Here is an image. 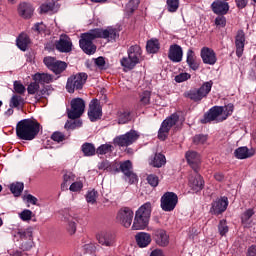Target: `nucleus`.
I'll use <instances>...</instances> for the list:
<instances>
[{
	"label": "nucleus",
	"mask_w": 256,
	"mask_h": 256,
	"mask_svg": "<svg viewBox=\"0 0 256 256\" xmlns=\"http://www.w3.org/2000/svg\"><path fill=\"white\" fill-rule=\"evenodd\" d=\"M95 39H105L108 43H113V41L119 39V31L117 28L109 26L106 29L95 28L82 33L80 35L79 46L86 55H93L97 51V46L93 44Z\"/></svg>",
	"instance_id": "obj_1"
},
{
	"label": "nucleus",
	"mask_w": 256,
	"mask_h": 256,
	"mask_svg": "<svg viewBox=\"0 0 256 256\" xmlns=\"http://www.w3.org/2000/svg\"><path fill=\"white\" fill-rule=\"evenodd\" d=\"M41 124L33 119L20 120L16 125V135L22 141H33L39 135Z\"/></svg>",
	"instance_id": "obj_2"
},
{
	"label": "nucleus",
	"mask_w": 256,
	"mask_h": 256,
	"mask_svg": "<svg viewBox=\"0 0 256 256\" xmlns=\"http://www.w3.org/2000/svg\"><path fill=\"white\" fill-rule=\"evenodd\" d=\"M213 88V82L212 80L208 82H204L200 88L190 90L187 93V97L191 99L192 101L199 102L202 99H205L211 93V89Z\"/></svg>",
	"instance_id": "obj_3"
},
{
	"label": "nucleus",
	"mask_w": 256,
	"mask_h": 256,
	"mask_svg": "<svg viewBox=\"0 0 256 256\" xmlns=\"http://www.w3.org/2000/svg\"><path fill=\"white\" fill-rule=\"evenodd\" d=\"M177 123H179V115L177 114H172L170 117L166 118L158 131V139H160V141H165V139L169 137V131H171Z\"/></svg>",
	"instance_id": "obj_4"
},
{
	"label": "nucleus",
	"mask_w": 256,
	"mask_h": 256,
	"mask_svg": "<svg viewBox=\"0 0 256 256\" xmlns=\"http://www.w3.org/2000/svg\"><path fill=\"white\" fill-rule=\"evenodd\" d=\"M87 77V73L83 72L70 76L66 84L68 93H75V89H83V85L87 82Z\"/></svg>",
	"instance_id": "obj_5"
},
{
	"label": "nucleus",
	"mask_w": 256,
	"mask_h": 256,
	"mask_svg": "<svg viewBox=\"0 0 256 256\" xmlns=\"http://www.w3.org/2000/svg\"><path fill=\"white\" fill-rule=\"evenodd\" d=\"M133 217H135V213L131 208L122 207L116 215V221L122 225V227L129 229L131 223H133Z\"/></svg>",
	"instance_id": "obj_6"
},
{
	"label": "nucleus",
	"mask_w": 256,
	"mask_h": 256,
	"mask_svg": "<svg viewBox=\"0 0 256 256\" xmlns=\"http://www.w3.org/2000/svg\"><path fill=\"white\" fill-rule=\"evenodd\" d=\"M139 139V132L135 130H130L124 135H120L114 138V144L118 147H129L133 145Z\"/></svg>",
	"instance_id": "obj_7"
},
{
	"label": "nucleus",
	"mask_w": 256,
	"mask_h": 256,
	"mask_svg": "<svg viewBox=\"0 0 256 256\" xmlns=\"http://www.w3.org/2000/svg\"><path fill=\"white\" fill-rule=\"evenodd\" d=\"M69 119H79L85 113V101L81 98L71 100V109L67 111Z\"/></svg>",
	"instance_id": "obj_8"
},
{
	"label": "nucleus",
	"mask_w": 256,
	"mask_h": 256,
	"mask_svg": "<svg viewBox=\"0 0 256 256\" xmlns=\"http://www.w3.org/2000/svg\"><path fill=\"white\" fill-rule=\"evenodd\" d=\"M179 197L174 192H166L161 197V208L163 211H173L177 207Z\"/></svg>",
	"instance_id": "obj_9"
},
{
	"label": "nucleus",
	"mask_w": 256,
	"mask_h": 256,
	"mask_svg": "<svg viewBox=\"0 0 256 256\" xmlns=\"http://www.w3.org/2000/svg\"><path fill=\"white\" fill-rule=\"evenodd\" d=\"M227 207H229V198L223 196L212 202L210 212L212 215H221V213L227 211Z\"/></svg>",
	"instance_id": "obj_10"
},
{
	"label": "nucleus",
	"mask_w": 256,
	"mask_h": 256,
	"mask_svg": "<svg viewBox=\"0 0 256 256\" xmlns=\"http://www.w3.org/2000/svg\"><path fill=\"white\" fill-rule=\"evenodd\" d=\"M221 115H223V106H214L207 113L204 114L201 123H211V121H221ZM220 117V118H219Z\"/></svg>",
	"instance_id": "obj_11"
},
{
	"label": "nucleus",
	"mask_w": 256,
	"mask_h": 256,
	"mask_svg": "<svg viewBox=\"0 0 256 256\" xmlns=\"http://www.w3.org/2000/svg\"><path fill=\"white\" fill-rule=\"evenodd\" d=\"M55 47L60 53H71L73 51V42L67 35H61L59 40L55 42Z\"/></svg>",
	"instance_id": "obj_12"
},
{
	"label": "nucleus",
	"mask_w": 256,
	"mask_h": 256,
	"mask_svg": "<svg viewBox=\"0 0 256 256\" xmlns=\"http://www.w3.org/2000/svg\"><path fill=\"white\" fill-rule=\"evenodd\" d=\"M120 170L124 173L125 177H127L130 185L137 183V174L133 172V163H131V160L120 163Z\"/></svg>",
	"instance_id": "obj_13"
},
{
	"label": "nucleus",
	"mask_w": 256,
	"mask_h": 256,
	"mask_svg": "<svg viewBox=\"0 0 256 256\" xmlns=\"http://www.w3.org/2000/svg\"><path fill=\"white\" fill-rule=\"evenodd\" d=\"M102 115H103V112L101 110V104H99V100L93 99L90 102L89 111H88V117L90 121L95 122L98 119H101Z\"/></svg>",
	"instance_id": "obj_14"
},
{
	"label": "nucleus",
	"mask_w": 256,
	"mask_h": 256,
	"mask_svg": "<svg viewBox=\"0 0 256 256\" xmlns=\"http://www.w3.org/2000/svg\"><path fill=\"white\" fill-rule=\"evenodd\" d=\"M187 163L197 173L199 171V165H201V155L196 151L189 150L185 153Z\"/></svg>",
	"instance_id": "obj_15"
},
{
	"label": "nucleus",
	"mask_w": 256,
	"mask_h": 256,
	"mask_svg": "<svg viewBox=\"0 0 256 256\" xmlns=\"http://www.w3.org/2000/svg\"><path fill=\"white\" fill-rule=\"evenodd\" d=\"M201 59L205 65H215L217 63V55L211 48L204 47L201 49Z\"/></svg>",
	"instance_id": "obj_16"
},
{
	"label": "nucleus",
	"mask_w": 256,
	"mask_h": 256,
	"mask_svg": "<svg viewBox=\"0 0 256 256\" xmlns=\"http://www.w3.org/2000/svg\"><path fill=\"white\" fill-rule=\"evenodd\" d=\"M168 59L173 61V63H181L183 61V48L177 44L171 45L168 52Z\"/></svg>",
	"instance_id": "obj_17"
},
{
	"label": "nucleus",
	"mask_w": 256,
	"mask_h": 256,
	"mask_svg": "<svg viewBox=\"0 0 256 256\" xmlns=\"http://www.w3.org/2000/svg\"><path fill=\"white\" fill-rule=\"evenodd\" d=\"M97 241L104 247H113L115 245V236L108 232H100L97 234Z\"/></svg>",
	"instance_id": "obj_18"
},
{
	"label": "nucleus",
	"mask_w": 256,
	"mask_h": 256,
	"mask_svg": "<svg viewBox=\"0 0 256 256\" xmlns=\"http://www.w3.org/2000/svg\"><path fill=\"white\" fill-rule=\"evenodd\" d=\"M211 9L215 15H227L229 13V3L225 0H216L211 4Z\"/></svg>",
	"instance_id": "obj_19"
},
{
	"label": "nucleus",
	"mask_w": 256,
	"mask_h": 256,
	"mask_svg": "<svg viewBox=\"0 0 256 256\" xmlns=\"http://www.w3.org/2000/svg\"><path fill=\"white\" fill-rule=\"evenodd\" d=\"M235 47L237 57H243V51H245V32H243V30L237 32Z\"/></svg>",
	"instance_id": "obj_20"
},
{
	"label": "nucleus",
	"mask_w": 256,
	"mask_h": 256,
	"mask_svg": "<svg viewBox=\"0 0 256 256\" xmlns=\"http://www.w3.org/2000/svg\"><path fill=\"white\" fill-rule=\"evenodd\" d=\"M34 11L35 9L33 8V6L26 2H22L18 6V14L23 19H31V17H33Z\"/></svg>",
	"instance_id": "obj_21"
},
{
	"label": "nucleus",
	"mask_w": 256,
	"mask_h": 256,
	"mask_svg": "<svg viewBox=\"0 0 256 256\" xmlns=\"http://www.w3.org/2000/svg\"><path fill=\"white\" fill-rule=\"evenodd\" d=\"M147 225H149V218H145V216H141L135 213L132 230L141 231L143 229H147Z\"/></svg>",
	"instance_id": "obj_22"
},
{
	"label": "nucleus",
	"mask_w": 256,
	"mask_h": 256,
	"mask_svg": "<svg viewBox=\"0 0 256 256\" xmlns=\"http://www.w3.org/2000/svg\"><path fill=\"white\" fill-rule=\"evenodd\" d=\"M135 239L138 247H140L141 249L148 247V245H151V241H152L151 234L147 232L137 233L135 236Z\"/></svg>",
	"instance_id": "obj_23"
},
{
	"label": "nucleus",
	"mask_w": 256,
	"mask_h": 256,
	"mask_svg": "<svg viewBox=\"0 0 256 256\" xmlns=\"http://www.w3.org/2000/svg\"><path fill=\"white\" fill-rule=\"evenodd\" d=\"M155 241L160 247H167L169 245V235L163 229H158L155 231Z\"/></svg>",
	"instance_id": "obj_24"
},
{
	"label": "nucleus",
	"mask_w": 256,
	"mask_h": 256,
	"mask_svg": "<svg viewBox=\"0 0 256 256\" xmlns=\"http://www.w3.org/2000/svg\"><path fill=\"white\" fill-rule=\"evenodd\" d=\"M33 80L38 85H49V83H53V75L49 73H36L33 75Z\"/></svg>",
	"instance_id": "obj_25"
},
{
	"label": "nucleus",
	"mask_w": 256,
	"mask_h": 256,
	"mask_svg": "<svg viewBox=\"0 0 256 256\" xmlns=\"http://www.w3.org/2000/svg\"><path fill=\"white\" fill-rule=\"evenodd\" d=\"M128 56L131 57V59H134L137 63H141L143 50L141 49V46L139 45H132L127 50Z\"/></svg>",
	"instance_id": "obj_26"
},
{
	"label": "nucleus",
	"mask_w": 256,
	"mask_h": 256,
	"mask_svg": "<svg viewBox=\"0 0 256 256\" xmlns=\"http://www.w3.org/2000/svg\"><path fill=\"white\" fill-rule=\"evenodd\" d=\"M186 63L192 71H197V69H199L200 63L197 60V56H195V52L191 49L187 51Z\"/></svg>",
	"instance_id": "obj_27"
},
{
	"label": "nucleus",
	"mask_w": 256,
	"mask_h": 256,
	"mask_svg": "<svg viewBox=\"0 0 256 256\" xmlns=\"http://www.w3.org/2000/svg\"><path fill=\"white\" fill-rule=\"evenodd\" d=\"M234 155L236 159H249L255 155V151L249 150L247 147H239L235 150Z\"/></svg>",
	"instance_id": "obj_28"
},
{
	"label": "nucleus",
	"mask_w": 256,
	"mask_h": 256,
	"mask_svg": "<svg viewBox=\"0 0 256 256\" xmlns=\"http://www.w3.org/2000/svg\"><path fill=\"white\" fill-rule=\"evenodd\" d=\"M189 185L193 191H201L205 185V181H203V177L198 174L195 177H190Z\"/></svg>",
	"instance_id": "obj_29"
},
{
	"label": "nucleus",
	"mask_w": 256,
	"mask_h": 256,
	"mask_svg": "<svg viewBox=\"0 0 256 256\" xmlns=\"http://www.w3.org/2000/svg\"><path fill=\"white\" fill-rule=\"evenodd\" d=\"M30 43L31 39L29 38V35L25 33H21L16 39V45L21 51H27V47H29Z\"/></svg>",
	"instance_id": "obj_30"
},
{
	"label": "nucleus",
	"mask_w": 256,
	"mask_h": 256,
	"mask_svg": "<svg viewBox=\"0 0 256 256\" xmlns=\"http://www.w3.org/2000/svg\"><path fill=\"white\" fill-rule=\"evenodd\" d=\"M151 211V202H146L136 211V215H140V217H145L146 219H151Z\"/></svg>",
	"instance_id": "obj_31"
},
{
	"label": "nucleus",
	"mask_w": 256,
	"mask_h": 256,
	"mask_svg": "<svg viewBox=\"0 0 256 256\" xmlns=\"http://www.w3.org/2000/svg\"><path fill=\"white\" fill-rule=\"evenodd\" d=\"M118 125H125L131 121V112L129 110H119L117 112Z\"/></svg>",
	"instance_id": "obj_32"
},
{
	"label": "nucleus",
	"mask_w": 256,
	"mask_h": 256,
	"mask_svg": "<svg viewBox=\"0 0 256 256\" xmlns=\"http://www.w3.org/2000/svg\"><path fill=\"white\" fill-rule=\"evenodd\" d=\"M66 221V230L69 235H75L77 233V219L69 216L65 218Z\"/></svg>",
	"instance_id": "obj_33"
},
{
	"label": "nucleus",
	"mask_w": 256,
	"mask_h": 256,
	"mask_svg": "<svg viewBox=\"0 0 256 256\" xmlns=\"http://www.w3.org/2000/svg\"><path fill=\"white\" fill-rule=\"evenodd\" d=\"M139 62L137 60H134L130 56L123 57L120 60V64L124 67V69H127L128 71H131V69H135L136 65H138Z\"/></svg>",
	"instance_id": "obj_34"
},
{
	"label": "nucleus",
	"mask_w": 256,
	"mask_h": 256,
	"mask_svg": "<svg viewBox=\"0 0 256 256\" xmlns=\"http://www.w3.org/2000/svg\"><path fill=\"white\" fill-rule=\"evenodd\" d=\"M81 151L84 154V157H93V155L97 153L95 145L89 142H86L81 146Z\"/></svg>",
	"instance_id": "obj_35"
},
{
	"label": "nucleus",
	"mask_w": 256,
	"mask_h": 256,
	"mask_svg": "<svg viewBox=\"0 0 256 256\" xmlns=\"http://www.w3.org/2000/svg\"><path fill=\"white\" fill-rule=\"evenodd\" d=\"M160 48H161V44H159V40L151 39L147 41L146 51L148 53H157V51H159Z\"/></svg>",
	"instance_id": "obj_36"
},
{
	"label": "nucleus",
	"mask_w": 256,
	"mask_h": 256,
	"mask_svg": "<svg viewBox=\"0 0 256 256\" xmlns=\"http://www.w3.org/2000/svg\"><path fill=\"white\" fill-rule=\"evenodd\" d=\"M23 189H25L23 182H16L10 185V191L14 194V197H20L21 193H23Z\"/></svg>",
	"instance_id": "obj_37"
},
{
	"label": "nucleus",
	"mask_w": 256,
	"mask_h": 256,
	"mask_svg": "<svg viewBox=\"0 0 256 256\" xmlns=\"http://www.w3.org/2000/svg\"><path fill=\"white\" fill-rule=\"evenodd\" d=\"M223 111H222V117L219 119V121H225L227 117H231L233 115V111H235V105L232 103H229L228 105L222 106Z\"/></svg>",
	"instance_id": "obj_38"
},
{
	"label": "nucleus",
	"mask_w": 256,
	"mask_h": 256,
	"mask_svg": "<svg viewBox=\"0 0 256 256\" xmlns=\"http://www.w3.org/2000/svg\"><path fill=\"white\" fill-rule=\"evenodd\" d=\"M165 163H166L165 155L156 154L153 160L151 161L150 165H152L153 167L159 168V167H163Z\"/></svg>",
	"instance_id": "obj_39"
},
{
	"label": "nucleus",
	"mask_w": 256,
	"mask_h": 256,
	"mask_svg": "<svg viewBox=\"0 0 256 256\" xmlns=\"http://www.w3.org/2000/svg\"><path fill=\"white\" fill-rule=\"evenodd\" d=\"M67 69V63L57 60L54 64V67H52V72L55 73V75H61L63 71Z\"/></svg>",
	"instance_id": "obj_40"
},
{
	"label": "nucleus",
	"mask_w": 256,
	"mask_h": 256,
	"mask_svg": "<svg viewBox=\"0 0 256 256\" xmlns=\"http://www.w3.org/2000/svg\"><path fill=\"white\" fill-rule=\"evenodd\" d=\"M75 181V176L72 173H66L63 176V182L61 184L62 191H67L69 184Z\"/></svg>",
	"instance_id": "obj_41"
},
{
	"label": "nucleus",
	"mask_w": 256,
	"mask_h": 256,
	"mask_svg": "<svg viewBox=\"0 0 256 256\" xmlns=\"http://www.w3.org/2000/svg\"><path fill=\"white\" fill-rule=\"evenodd\" d=\"M253 215H255V212L253 211V209H248L246 210L243 214H242V223L243 225H251L252 223V219L251 217H253Z\"/></svg>",
	"instance_id": "obj_42"
},
{
	"label": "nucleus",
	"mask_w": 256,
	"mask_h": 256,
	"mask_svg": "<svg viewBox=\"0 0 256 256\" xmlns=\"http://www.w3.org/2000/svg\"><path fill=\"white\" fill-rule=\"evenodd\" d=\"M25 105V99L19 95H13L10 99V107L17 108Z\"/></svg>",
	"instance_id": "obj_43"
},
{
	"label": "nucleus",
	"mask_w": 256,
	"mask_h": 256,
	"mask_svg": "<svg viewBox=\"0 0 256 256\" xmlns=\"http://www.w3.org/2000/svg\"><path fill=\"white\" fill-rule=\"evenodd\" d=\"M139 7V0H130L126 5L127 15H133Z\"/></svg>",
	"instance_id": "obj_44"
},
{
	"label": "nucleus",
	"mask_w": 256,
	"mask_h": 256,
	"mask_svg": "<svg viewBox=\"0 0 256 256\" xmlns=\"http://www.w3.org/2000/svg\"><path fill=\"white\" fill-rule=\"evenodd\" d=\"M209 137L205 134H197L192 138V143L194 145H205Z\"/></svg>",
	"instance_id": "obj_45"
},
{
	"label": "nucleus",
	"mask_w": 256,
	"mask_h": 256,
	"mask_svg": "<svg viewBox=\"0 0 256 256\" xmlns=\"http://www.w3.org/2000/svg\"><path fill=\"white\" fill-rule=\"evenodd\" d=\"M140 104L141 105H151V91H144L140 94Z\"/></svg>",
	"instance_id": "obj_46"
},
{
	"label": "nucleus",
	"mask_w": 256,
	"mask_h": 256,
	"mask_svg": "<svg viewBox=\"0 0 256 256\" xmlns=\"http://www.w3.org/2000/svg\"><path fill=\"white\" fill-rule=\"evenodd\" d=\"M97 197H99V193L95 191V189L88 191L86 194V201L87 203H91L94 205V203H97Z\"/></svg>",
	"instance_id": "obj_47"
},
{
	"label": "nucleus",
	"mask_w": 256,
	"mask_h": 256,
	"mask_svg": "<svg viewBox=\"0 0 256 256\" xmlns=\"http://www.w3.org/2000/svg\"><path fill=\"white\" fill-rule=\"evenodd\" d=\"M169 13H175L179 9V0H166Z\"/></svg>",
	"instance_id": "obj_48"
},
{
	"label": "nucleus",
	"mask_w": 256,
	"mask_h": 256,
	"mask_svg": "<svg viewBox=\"0 0 256 256\" xmlns=\"http://www.w3.org/2000/svg\"><path fill=\"white\" fill-rule=\"evenodd\" d=\"M17 235L20 239H31V237H33V231L31 228H27L25 230L20 229L17 231Z\"/></svg>",
	"instance_id": "obj_49"
},
{
	"label": "nucleus",
	"mask_w": 256,
	"mask_h": 256,
	"mask_svg": "<svg viewBox=\"0 0 256 256\" xmlns=\"http://www.w3.org/2000/svg\"><path fill=\"white\" fill-rule=\"evenodd\" d=\"M218 231L221 237H224V235H227V233H229V226H227L226 220H220L218 225Z\"/></svg>",
	"instance_id": "obj_50"
},
{
	"label": "nucleus",
	"mask_w": 256,
	"mask_h": 256,
	"mask_svg": "<svg viewBox=\"0 0 256 256\" xmlns=\"http://www.w3.org/2000/svg\"><path fill=\"white\" fill-rule=\"evenodd\" d=\"M43 63L46 65L47 69L51 71L57 63V59L55 57L47 56L43 59Z\"/></svg>",
	"instance_id": "obj_51"
},
{
	"label": "nucleus",
	"mask_w": 256,
	"mask_h": 256,
	"mask_svg": "<svg viewBox=\"0 0 256 256\" xmlns=\"http://www.w3.org/2000/svg\"><path fill=\"white\" fill-rule=\"evenodd\" d=\"M112 147L110 144H103L97 148L96 153L98 155H107V153H110Z\"/></svg>",
	"instance_id": "obj_52"
},
{
	"label": "nucleus",
	"mask_w": 256,
	"mask_h": 256,
	"mask_svg": "<svg viewBox=\"0 0 256 256\" xmlns=\"http://www.w3.org/2000/svg\"><path fill=\"white\" fill-rule=\"evenodd\" d=\"M55 9V2H47L40 6V13H49Z\"/></svg>",
	"instance_id": "obj_53"
},
{
	"label": "nucleus",
	"mask_w": 256,
	"mask_h": 256,
	"mask_svg": "<svg viewBox=\"0 0 256 256\" xmlns=\"http://www.w3.org/2000/svg\"><path fill=\"white\" fill-rule=\"evenodd\" d=\"M19 217L22 221H31V219H33V212L29 209H25L19 214Z\"/></svg>",
	"instance_id": "obj_54"
},
{
	"label": "nucleus",
	"mask_w": 256,
	"mask_h": 256,
	"mask_svg": "<svg viewBox=\"0 0 256 256\" xmlns=\"http://www.w3.org/2000/svg\"><path fill=\"white\" fill-rule=\"evenodd\" d=\"M147 183L151 187H157V185H159V177H157L155 174H150L147 176Z\"/></svg>",
	"instance_id": "obj_55"
},
{
	"label": "nucleus",
	"mask_w": 256,
	"mask_h": 256,
	"mask_svg": "<svg viewBox=\"0 0 256 256\" xmlns=\"http://www.w3.org/2000/svg\"><path fill=\"white\" fill-rule=\"evenodd\" d=\"M188 79H191V74L189 73H180L177 76H175L176 83H183L184 81H188Z\"/></svg>",
	"instance_id": "obj_56"
},
{
	"label": "nucleus",
	"mask_w": 256,
	"mask_h": 256,
	"mask_svg": "<svg viewBox=\"0 0 256 256\" xmlns=\"http://www.w3.org/2000/svg\"><path fill=\"white\" fill-rule=\"evenodd\" d=\"M51 139L53 141H56V143H61V142L65 141L66 137H65V134H63L61 132H54L51 136Z\"/></svg>",
	"instance_id": "obj_57"
},
{
	"label": "nucleus",
	"mask_w": 256,
	"mask_h": 256,
	"mask_svg": "<svg viewBox=\"0 0 256 256\" xmlns=\"http://www.w3.org/2000/svg\"><path fill=\"white\" fill-rule=\"evenodd\" d=\"M27 91L29 95H35V93L39 91V84L36 81L30 83V85L27 87Z\"/></svg>",
	"instance_id": "obj_58"
},
{
	"label": "nucleus",
	"mask_w": 256,
	"mask_h": 256,
	"mask_svg": "<svg viewBox=\"0 0 256 256\" xmlns=\"http://www.w3.org/2000/svg\"><path fill=\"white\" fill-rule=\"evenodd\" d=\"M215 25L216 27H225V25H227V18L223 15L217 16L215 19Z\"/></svg>",
	"instance_id": "obj_59"
},
{
	"label": "nucleus",
	"mask_w": 256,
	"mask_h": 256,
	"mask_svg": "<svg viewBox=\"0 0 256 256\" xmlns=\"http://www.w3.org/2000/svg\"><path fill=\"white\" fill-rule=\"evenodd\" d=\"M70 191L77 193V191H81L83 189V182L77 181L70 185Z\"/></svg>",
	"instance_id": "obj_60"
},
{
	"label": "nucleus",
	"mask_w": 256,
	"mask_h": 256,
	"mask_svg": "<svg viewBox=\"0 0 256 256\" xmlns=\"http://www.w3.org/2000/svg\"><path fill=\"white\" fill-rule=\"evenodd\" d=\"M14 90L19 95H23V93H25V86L23 84H21V82L15 81L14 82Z\"/></svg>",
	"instance_id": "obj_61"
},
{
	"label": "nucleus",
	"mask_w": 256,
	"mask_h": 256,
	"mask_svg": "<svg viewBox=\"0 0 256 256\" xmlns=\"http://www.w3.org/2000/svg\"><path fill=\"white\" fill-rule=\"evenodd\" d=\"M25 198L28 203H31L32 205H37V197L31 194H28L25 196Z\"/></svg>",
	"instance_id": "obj_62"
},
{
	"label": "nucleus",
	"mask_w": 256,
	"mask_h": 256,
	"mask_svg": "<svg viewBox=\"0 0 256 256\" xmlns=\"http://www.w3.org/2000/svg\"><path fill=\"white\" fill-rule=\"evenodd\" d=\"M248 2L249 0H236V5L238 9H245V7H247Z\"/></svg>",
	"instance_id": "obj_63"
},
{
	"label": "nucleus",
	"mask_w": 256,
	"mask_h": 256,
	"mask_svg": "<svg viewBox=\"0 0 256 256\" xmlns=\"http://www.w3.org/2000/svg\"><path fill=\"white\" fill-rule=\"evenodd\" d=\"M247 256H256V246L252 245L248 248Z\"/></svg>",
	"instance_id": "obj_64"
}]
</instances>
